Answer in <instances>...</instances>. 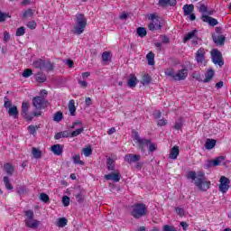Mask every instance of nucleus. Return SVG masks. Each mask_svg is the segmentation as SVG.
Listing matches in <instances>:
<instances>
[{"mask_svg": "<svg viewBox=\"0 0 231 231\" xmlns=\"http://www.w3.org/2000/svg\"><path fill=\"white\" fill-rule=\"evenodd\" d=\"M134 141L135 142V143H138V148L142 152H145V147H147L149 152H154V151H156L157 149L156 144L152 143L151 140L141 138L138 132L134 133Z\"/></svg>", "mask_w": 231, "mask_h": 231, "instance_id": "obj_2", "label": "nucleus"}, {"mask_svg": "<svg viewBox=\"0 0 231 231\" xmlns=\"http://www.w3.org/2000/svg\"><path fill=\"white\" fill-rule=\"evenodd\" d=\"M88 26V19L82 14H76V25L72 28L71 32L75 35H82L84 30Z\"/></svg>", "mask_w": 231, "mask_h": 231, "instance_id": "obj_3", "label": "nucleus"}, {"mask_svg": "<svg viewBox=\"0 0 231 231\" xmlns=\"http://www.w3.org/2000/svg\"><path fill=\"white\" fill-rule=\"evenodd\" d=\"M140 155L130 153L125 156V162H126L127 163H136V162H140Z\"/></svg>", "mask_w": 231, "mask_h": 231, "instance_id": "obj_15", "label": "nucleus"}, {"mask_svg": "<svg viewBox=\"0 0 231 231\" xmlns=\"http://www.w3.org/2000/svg\"><path fill=\"white\" fill-rule=\"evenodd\" d=\"M137 34L139 37H145V35H147V30L143 27H139L137 28Z\"/></svg>", "mask_w": 231, "mask_h": 231, "instance_id": "obj_43", "label": "nucleus"}, {"mask_svg": "<svg viewBox=\"0 0 231 231\" xmlns=\"http://www.w3.org/2000/svg\"><path fill=\"white\" fill-rule=\"evenodd\" d=\"M69 132L68 131H63L56 134L54 135L55 140H60V138H69Z\"/></svg>", "mask_w": 231, "mask_h": 231, "instance_id": "obj_27", "label": "nucleus"}, {"mask_svg": "<svg viewBox=\"0 0 231 231\" xmlns=\"http://www.w3.org/2000/svg\"><path fill=\"white\" fill-rule=\"evenodd\" d=\"M130 212L133 217L140 219V217L147 215V207L143 203H136L131 207Z\"/></svg>", "mask_w": 231, "mask_h": 231, "instance_id": "obj_6", "label": "nucleus"}, {"mask_svg": "<svg viewBox=\"0 0 231 231\" xmlns=\"http://www.w3.org/2000/svg\"><path fill=\"white\" fill-rule=\"evenodd\" d=\"M165 75L167 77H171L175 81L179 82L181 80H185L187 77H189V70L187 69H181L178 70L177 72H174V69H168L165 70Z\"/></svg>", "mask_w": 231, "mask_h": 231, "instance_id": "obj_5", "label": "nucleus"}, {"mask_svg": "<svg viewBox=\"0 0 231 231\" xmlns=\"http://www.w3.org/2000/svg\"><path fill=\"white\" fill-rule=\"evenodd\" d=\"M162 231H177V230H176V227H174L172 226L165 225L163 226Z\"/></svg>", "mask_w": 231, "mask_h": 231, "instance_id": "obj_57", "label": "nucleus"}, {"mask_svg": "<svg viewBox=\"0 0 231 231\" xmlns=\"http://www.w3.org/2000/svg\"><path fill=\"white\" fill-rule=\"evenodd\" d=\"M51 69H53V64H51L50 60H43L42 65V70L51 71Z\"/></svg>", "mask_w": 231, "mask_h": 231, "instance_id": "obj_23", "label": "nucleus"}, {"mask_svg": "<svg viewBox=\"0 0 231 231\" xmlns=\"http://www.w3.org/2000/svg\"><path fill=\"white\" fill-rule=\"evenodd\" d=\"M68 107H69L70 116H75V113H77V107L75 106V100L73 99L69 100Z\"/></svg>", "mask_w": 231, "mask_h": 231, "instance_id": "obj_22", "label": "nucleus"}, {"mask_svg": "<svg viewBox=\"0 0 231 231\" xmlns=\"http://www.w3.org/2000/svg\"><path fill=\"white\" fill-rule=\"evenodd\" d=\"M211 59L212 62L220 68L225 65V61L223 60V54L217 49L211 51Z\"/></svg>", "mask_w": 231, "mask_h": 231, "instance_id": "obj_8", "label": "nucleus"}, {"mask_svg": "<svg viewBox=\"0 0 231 231\" xmlns=\"http://www.w3.org/2000/svg\"><path fill=\"white\" fill-rule=\"evenodd\" d=\"M16 192H17V194H19V196H23V194H26V192H27L26 187L21 186V187L17 188Z\"/></svg>", "mask_w": 231, "mask_h": 231, "instance_id": "obj_50", "label": "nucleus"}, {"mask_svg": "<svg viewBox=\"0 0 231 231\" xmlns=\"http://www.w3.org/2000/svg\"><path fill=\"white\" fill-rule=\"evenodd\" d=\"M82 133H84V127L76 129L71 134H69V135L71 138H75V136H79V134H82Z\"/></svg>", "mask_w": 231, "mask_h": 231, "instance_id": "obj_37", "label": "nucleus"}, {"mask_svg": "<svg viewBox=\"0 0 231 231\" xmlns=\"http://www.w3.org/2000/svg\"><path fill=\"white\" fill-rule=\"evenodd\" d=\"M32 154L33 158H35L36 160H39V158H41V156H42V152H41V150H39L37 148H32Z\"/></svg>", "mask_w": 231, "mask_h": 231, "instance_id": "obj_34", "label": "nucleus"}, {"mask_svg": "<svg viewBox=\"0 0 231 231\" xmlns=\"http://www.w3.org/2000/svg\"><path fill=\"white\" fill-rule=\"evenodd\" d=\"M33 15V11L32 9H28L22 14L23 19H28V17H32Z\"/></svg>", "mask_w": 231, "mask_h": 231, "instance_id": "obj_46", "label": "nucleus"}, {"mask_svg": "<svg viewBox=\"0 0 231 231\" xmlns=\"http://www.w3.org/2000/svg\"><path fill=\"white\" fill-rule=\"evenodd\" d=\"M177 2L176 0H159V6L165 7L167 5L170 6H176Z\"/></svg>", "mask_w": 231, "mask_h": 231, "instance_id": "obj_21", "label": "nucleus"}, {"mask_svg": "<svg viewBox=\"0 0 231 231\" xmlns=\"http://www.w3.org/2000/svg\"><path fill=\"white\" fill-rule=\"evenodd\" d=\"M44 60L39 59L32 62L33 68H37L38 69H42V62Z\"/></svg>", "mask_w": 231, "mask_h": 231, "instance_id": "obj_36", "label": "nucleus"}, {"mask_svg": "<svg viewBox=\"0 0 231 231\" xmlns=\"http://www.w3.org/2000/svg\"><path fill=\"white\" fill-rule=\"evenodd\" d=\"M62 118H64V115L60 111L56 112L53 116L54 122H61Z\"/></svg>", "mask_w": 231, "mask_h": 231, "instance_id": "obj_33", "label": "nucleus"}, {"mask_svg": "<svg viewBox=\"0 0 231 231\" xmlns=\"http://www.w3.org/2000/svg\"><path fill=\"white\" fill-rule=\"evenodd\" d=\"M181 127H183V119H178L175 122L174 129H176L177 131H180Z\"/></svg>", "mask_w": 231, "mask_h": 231, "instance_id": "obj_47", "label": "nucleus"}, {"mask_svg": "<svg viewBox=\"0 0 231 231\" xmlns=\"http://www.w3.org/2000/svg\"><path fill=\"white\" fill-rule=\"evenodd\" d=\"M216 147V140L214 139H207L205 143V148L208 151H210L211 149H214Z\"/></svg>", "mask_w": 231, "mask_h": 231, "instance_id": "obj_25", "label": "nucleus"}, {"mask_svg": "<svg viewBox=\"0 0 231 231\" xmlns=\"http://www.w3.org/2000/svg\"><path fill=\"white\" fill-rule=\"evenodd\" d=\"M4 171L8 174V176H12V174H14V166L10 163H5L4 165Z\"/></svg>", "mask_w": 231, "mask_h": 231, "instance_id": "obj_28", "label": "nucleus"}, {"mask_svg": "<svg viewBox=\"0 0 231 231\" xmlns=\"http://www.w3.org/2000/svg\"><path fill=\"white\" fill-rule=\"evenodd\" d=\"M183 12H184V15H190V14H192L194 12V5H185L183 6Z\"/></svg>", "mask_w": 231, "mask_h": 231, "instance_id": "obj_24", "label": "nucleus"}, {"mask_svg": "<svg viewBox=\"0 0 231 231\" xmlns=\"http://www.w3.org/2000/svg\"><path fill=\"white\" fill-rule=\"evenodd\" d=\"M105 180L114 181L115 183H118L120 181V178H122V175H120V172H112L109 174H106L104 176Z\"/></svg>", "mask_w": 231, "mask_h": 231, "instance_id": "obj_12", "label": "nucleus"}, {"mask_svg": "<svg viewBox=\"0 0 231 231\" xmlns=\"http://www.w3.org/2000/svg\"><path fill=\"white\" fill-rule=\"evenodd\" d=\"M41 201H43V203H48L50 201V196L46 193H42L40 195Z\"/></svg>", "mask_w": 231, "mask_h": 231, "instance_id": "obj_49", "label": "nucleus"}, {"mask_svg": "<svg viewBox=\"0 0 231 231\" xmlns=\"http://www.w3.org/2000/svg\"><path fill=\"white\" fill-rule=\"evenodd\" d=\"M27 28H29L30 30H35V28H37V23H35V21L28 22Z\"/></svg>", "mask_w": 231, "mask_h": 231, "instance_id": "obj_52", "label": "nucleus"}, {"mask_svg": "<svg viewBox=\"0 0 231 231\" xmlns=\"http://www.w3.org/2000/svg\"><path fill=\"white\" fill-rule=\"evenodd\" d=\"M8 113L10 116H14V118H17L19 115V110H17V106H14L8 109Z\"/></svg>", "mask_w": 231, "mask_h": 231, "instance_id": "obj_29", "label": "nucleus"}, {"mask_svg": "<svg viewBox=\"0 0 231 231\" xmlns=\"http://www.w3.org/2000/svg\"><path fill=\"white\" fill-rule=\"evenodd\" d=\"M225 160V157L220 156L216 158L215 160L208 161L205 164L206 169H210V167H217L221 165V162Z\"/></svg>", "mask_w": 231, "mask_h": 231, "instance_id": "obj_11", "label": "nucleus"}, {"mask_svg": "<svg viewBox=\"0 0 231 231\" xmlns=\"http://www.w3.org/2000/svg\"><path fill=\"white\" fill-rule=\"evenodd\" d=\"M148 28L150 32H156V30H162V23H160V20H155L149 23Z\"/></svg>", "mask_w": 231, "mask_h": 231, "instance_id": "obj_18", "label": "nucleus"}, {"mask_svg": "<svg viewBox=\"0 0 231 231\" xmlns=\"http://www.w3.org/2000/svg\"><path fill=\"white\" fill-rule=\"evenodd\" d=\"M218 189L220 192H222L223 194H226V192L228 191V189H230V179L225 176H222L220 178V184L218 186Z\"/></svg>", "mask_w": 231, "mask_h": 231, "instance_id": "obj_10", "label": "nucleus"}, {"mask_svg": "<svg viewBox=\"0 0 231 231\" xmlns=\"http://www.w3.org/2000/svg\"><path fill=\"white\" fill-rule=\"evenodd\" d=\"M28 131H29L30 134H35L37 133V128L35 125H31L28 126Z\"/></svg>", "mask_w": 231, "mask_h": 231, "instance_id": "obj_54", "label": "nucleus"}, {"mask_svg": "<svg viewBox=\"0 0 231 231\" xmlns=\"http://www.w3.org/2000/svg\"><path fill=\"white\" fill-rule=\"evenodd\" d=\"M66 225H68V219H66V217H61L59 219L57 226L64 228V226H66Z\"/></svg>", "mask_w": 231, "mask_h": 231, "instance_id": "obj_40", "label": "nucleus"}, {"mask_svg": "<svg viewBox=\"0 0 231 231\" xmlns=\"http://www.w3.org/2000/svg\"><path fill=\"white\" fill-rule=\"evenodd\" d=\"M48 102L42 97H35L32 99V106L36 109H44L47 106Z\"/></svg>", "mask_w": 231, "mask_h": 231, "instance_id": "obj_9", "label": "nucleus"}, {"mask_svg": "<svg viewBox=\"0 0 231 231\" xmlns=\"http://www.w3.org/2000/svg\"><path fill=\"white\" fill-rule=\"evenodd\" d=\"M146 60L148 61L149 66H154V54L152 51H150L146 55Z\"/></svg>", "mask_w": 231, "mask_h": 231, "instance_id": "obj_31", "label": "nucleus"}, {"mask_svg": "<svg viewBox=\"0 0 231 231\" xmlns=\"http://www.w3.org/2000/svg\"><path fill=\"white\" fill-rule=\"evenodd\" d=\"M103 62H108L111 60V53L105 51L102 54Z\"/></svg>", "mask_w": 231, "mask_h": 231, "instance_id": "obj_48", "label": "nucleus"}, {"mask_svg": "<svg viewBox=\"0 0 231 231\" xmlns=\"http://www.w3.org/2000/svg\"><path fill=\"white\" fill-rule=\"evenodd\" d=\"M76 199L79 203H82L84 201V197L81 193L76 195Z\"/></svg>", "mask_w": 231, "mask_h": 231, "instance_id": "obj_59", "label": "nucleus"}, {"mask_svg": "<svg viewBox=\"0 0 231 231\" xmlns=\"http://www.w3.org/2000/svg\"><path fill=\"white\" fill-rule=\"evenodd\" d=\"M201 20L204 23H208L209 24V26H217L218 22L217 19L208 16V15H202Z\"/></svg>", "mask_w": 231, "mask_h": 231, "instance_id": "obj_17", "label": "nucleus"}, {"mask_svg": "<svg viewBox=\"0 0 231 231\" xmlns=\"http://www.w3.org/2000/svg\"><path fill=\"white\" fill-rule=\"evenodd\" d=\"M106 168L108 171H115V161L113 158L108 157L106 159Z\"/></svg>", "mask_w": 231, "mask_h": 231, "instance_id": "obj_30", "label": "nucleus"}, {"mask_svg": "<svg viewBox=\"0 0 231 231\" xmlns=\"http://www.w3.org/2000/svg\"><path fill=\"white\" fill-rule=\"evenodd\" d=\"M192 79H195V80H198L199 82H201V74H199V72H193L192 73Z\"/></svg>", "mask_w": 231, "mask_h": 231, "instance_id": "obj_56", "label": "nucleus"}, {"mask_svg": "<svg viewBox=\"0 0 231 231\" xmlns=\"http://www.w3.org/2000/svg\"><path fill=\"white\" fill-rule=\"evenodd\" d=\"M73 162L76 165H84V161L80 160V155H74Z\"/></svg>", "mask_w": 231, "mask_h": 231, "instance_id": "obj_45", "label": "nucleus"}, {"mask_svg": "<svg viewBox=\"0 0 231 231\" xmlns=\"http://www.w3.org/2000/svg\"><path fill=\"white\" fill-rule=\"evenodd\" d=\"M212 39L215 44H218L219 46L225 44V36L223 34L213 35Z\"/></svg>", "mask_w": 231, "mask_h": 231, "instance_id": "obj_20", "label": "nucleus"}, {"mask_svg": "<svg viewBox=\"0 0 231 231\" xmlns=\"http://www.w3.org/2000/svg\"><path fill=\"white\" fill-rule=\"evenodd\" d=\"M32 75H33V70H32L31 69H26L22 73V77H23V79H28L29 77H32Z\"/></svg>", "mask_w": 231, "mask_h": 231, "instance_id": "obj_42", "label": "nucleus"}, {"mask_svg": "<svg viewBox=\"0 0 231 231\" xmlns=\"http://www.w3.org/2000/svg\"><path fill=\"white\" fill-rule=\"evenodd\" d=\"M157 125L161 127H163V125H167V120L166 119H161L157 122Z\"/></svg>", "mask_w": 231, "mask_h": 231, "instance_id": "obj_61", "label": "nucleus"}, {"mask_svg": "<svg viewBox=\"0 0 231 231\" xmlns=\"http://www.w3.org/2000/svg\"><path fill=\"white\" fill-rule=\"evenodd\" d=\"M35 79L37 82H46V75H44L43 73L40 72L36 74Z\"/></svg>", "mask_w": 231, "mask_h": 231, "instance_id": "obj_39", "label": "nucleus"}, {"mask_svg": "<svg viewBox=\"0 0 231 231\" xmlns=\"http://www.w3.org/2000/svg\"><path fill=\"white\" fill-rule=\"evenodd\" d=\"M4 183H5V189H7V190H12V189H14V187L10 183V179L8 177H4Z\"/></svg>", "mask_w": 231, "mask_h": 231, "instance_id": "obj_41", "label": "nucleus"}, {"mask_svg": "<svg viewBox=\"0 0 231 231\" xmlns=\"http://www.w3.org/2000/svg\"><path fill=\"white\" fill-rule=\"evenodd\" d=\"M199 12H200V14H208V15H212L214 14V11H208L207 5L203 4H200L199 7Z\"/></svg>", "mask_w": 231, "mask_h": 231, "instance_id": "obj_26", "label": "nucleus"}, {"mask_svg": "<svg viewBox=\"0 0 231 231\" xmlns=\"http://www.w3.org/2000/svg\"><path fill=\"white\" fill-rule=\"evenodd\" d=\"M51 151L56 156H61L62 152L64 151V146H62L61 144H54L51 147Z\"/></svg>", "mask_w": 231, "mask_h": 231, "instance_id": "obj_16", "label": "nucleus"}, {"mask_svg": "<svg viewBox=\"0 0 231 231\" xmlns=\"http://www.w3.org/2000/svg\"><path fill=\"white\" fill-rule=\"evenodd\" d=\"M141 82H142L143 86H147V85L151 84V76H149V74H144L143 76V79Z\"/></svg>", "mask_w": 231, "mask_h": 231, "instance_id": "obj_35", "label": "nucleus"}, {"mask_svg": "<svg viewBox=\"0 0 231 231\" xmlns=\"http://www.w3.org/2000/svg\"><path fill=\"white\" fill-rule=\"evenodd\" d=\"M78 83L84 88H88V82L86 80H79Z\"/></svg>", "mask_w": 231, "mask_h": 231, "instance_id": "obj_63", "label": "nucleus"}, {"mask_svg": "<svg viewBox=\"0 0 231 231\" xmlns=\"http://www.w3.org/2000/svg\"><path fill=\"white\" fill-rule=\"evenodd\" d=\"M83 154L86 156V158H88L93 154V150L90 148V146L84 148Z\"/></svg>", "mask_w": 231, "mask_h": 231, "instance_id": "obj_44", "label": "nucleus"}, {"mask_svg": "<svg viewBox=\"0 0 231 231\" xmlns=\"http://www.w3.org/2000/svg\"><path fill=\"white\" fill-rule=\"evenodd\" d=\"M136 77L131 76V78L128 79L129 88H136Z\"/></svg>", "mask_w": 231, "mask_h": 231, "instance_id": "obj_38", "label": "nucleus"}, {"mask_svg": "<svg viewBox=\"0 0 231 231\" xmlns=\"http://www.w3.org/2000/svg\"><path fill=\"white\" fill-rule=\"evenodd\" d=\"M175 212H176L179 216H184V215H185V211H184L183 208H175Z\"/></svg>", "mask_w": 231, "mask_h": 231, "instance_id": "obj_58", "label": "nucleus"}, {"mask_svg": "<svg viewBox=\"0 0 231 231\" xmlns=\"http://www.w3.org/2000/svg\"><path fill=\"white\" fill-rule=\"evenodd\" d=\"M25 33L24 27H20L16 30V37H23Z\"/></svg>", "mask_w": 231, "mask_h": 231, "instance_id": "obj_51", "label": "nucleus"}, {"mask_svg": "<svg viewBox=\"0 0 231 231\" xmlns=\"http://www.w3.org/2000/svg\"><path fill=\"white\" fill-rule=\"evenodd\" d=\"M4 41L5 42H8V41H10V33L8 32H4Z\"/></svg>", "mask_w": 231, "mask_h": 231, "instance_id": "obj_62", "label": "nucleus"}, {"mask_svg": "<svg viewBox=\"0 0 231 231\" xmlns=\"http://www.w3.org/2000/svg\"><path fill=\"white\" fill-rule=\"evenodd\" d=\"M62 204L64 207H69V197L63 196L62 197Z\"/></svg>", "mask_w": 231, "mask_h": 231, "instance_id": "obj_53", "label": "nucleus"}, {"mask_svg": "<svg viewBox=\"0 0 231 231\" xmlns=\"http://www.w3.org/2000/svg\"><path fill=\"white\" fill-rule=\"evenodd\" d=\"M161 39H162V42L164 43V44H169V37H167V36H165V35H162V36H161Z\"/></svg>", "mask_w": 231, "mask_h": 231, "instance_id": "obj_64", "label": "nucleus"}, {"mask_svg": "<svg viewBox=\"0 0 231 231\" xmlns=\"http://www.w3.org/2000/svg\"><path fill=\"white\" fill-rule=\"evenodd\" d=\"M196 33H198V30H193L190 32H188L186 37H184L183 39V42H187L188 41H190L193 39L192 42L193 44H198V41H196V39H198V36L196 35Z\"/></svg>", "mask_w": 231, "mask_h": 231, "instance_id": "obj_13", "label": "nucleus"}, {"mask_svg": "<svg viewBox=\"0 0 231 231\" xmlns=\"http://www.w3.org/2000/svg\"><path fill=\"white\" fill-rule=\"evenodd\" d=\"M195 60H197L198 64H203L205 60V50L200 48L197 51Z\"/></svg>", "mask_w": 231, "mask_h": 231, "instance_id": "obj_14", "label": "nucleus"}, {"mask_svg": "<svg viewBox=\"0 0 231 231\" xmlns=\"http://www.w3.org/2000/svg\"><path fill=\"white\" fill-rule=\"evenodd\" d=\"M214 69H208L206 74V79L203 80L204 83L210 82L211 79H214Z\"/></svg>", "mask_w": 231, "mask_h": 231, "instance_id": "obj_32", "label": "nucleus"}, {"mask_svg": "<svg viewBox=\"0 0 231 231\" xmlns=\"http://www.w3.org/2000/svg\"><path fill=\"white\" fill-rule=\"evenodd\" d=\"M30 109V103L23 101L22 103V116L23 118H26V120H29L32 122L33 120L34 116H41V113H35L33 112L32 114H28V110Z\"/></svg>", "mask_w": 231, "mask_h": 231, "instance_id": "obj_7", "label": "nucleus"}, {"mask_svg": "<svg viewBox=\"0 0 231 231\" xmlns=\"http://www.w3.org/2000/svg\"><path fill=\"white\" fill-rule=\"evenodd\" d=\"M180 156V147L173 146L170 151V158L171 160H176Z\"/></svg>", "mask_w": 231, "mask_h": 231, "instance_id": "obj_19", "label": "nucleus"}, {"mask_svg": "<svg viewBox=\"0 0 231 231\" xmlns=\"http://www.w3.org/2000/svg\"><path fill=\"white\" fill-rule=\"evenodd\" d=\"M148 19L152 22L158 21V17H156V14H148Z\"/></svg>", "mask_w": 231, "mask_h": 231, "instance_id": "obj_60", "label": "nucleus"}, {"mask_svg": "<svg viewBox=\"0 0 231 231\" xmlns=\"http://www.w3.org/2000/svg\"><path fill=\"white\" fill-rule=\"evenodd\" d=\"M187 179L195 181V186L198 187L199 190H202V192H206V190L210 189V181L206 180L205 173L203 172L196 174V171H189Z\"/></svg>", "mask_w": 231, "mask_h": 231, "instance_id": "obj_1", "label": "nucleus"}, {"mask_svg": "<svg viewBox=\"0 0 231 231\" xmlns=\"http://www.w3.org/2000/svg\"><path fill=\"white\" fill-rule=\"evenodd\" d=\"M7 17H10L8 14L0 11V23H4V21H6Z\"/></svg>", "mask_w": 231, "mask_h": 231, "instance_id": "obj_55", "label": "nucleus"}, {"mask_svg": "<svg viewBox=\"0 0 231 231\" xmlns=\"http://www.w3.org/2000/svg\"><path fill=\"white\" fill-rule=\"evenodd\" d=\"M25 219L24 224L27 228H32V230H35L39 228L41 225V221L35 219L33 210L29 209L24 211Z\"/></svg>", "mask_w": 231, "mask_h": 231, "instance_id": "obj_4", "label": "nucleus"}]
</instances>
